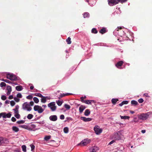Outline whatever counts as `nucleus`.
Masks as SVG:
<instances>
[{"mask_svg":"<svg viewBox=\"0 0 152 152\" xmlns=\"http://www.w3.org/2000/svg\"><path fill=\"white\" fill-rule=\"evenodd\" d=\"M149 113H143L138 115V118L142 120H145L147 119L149 115Z\"/></svg>","mask_w":152,"mask_h":152,"instance_id":"1","label":"nucleus"},{"mask_svg":"<svg viewBox=\"0 0 152 152\" xmlns=\"http://www.w3.org/2000/svg\"><path fill=\"white\" fill-rule=\"evenodd\" d=\"M22 108L25 110L30 111L32 109V108L30 107V105L27 102H24L23 104Z\"/></svg>","mask_w":152,"mask_h":152,"instance_id":"2","label":"nucleus"},{"mask_svg":"<svg viewBox=\"0 0 152 152\" xmlns=\"http://www.w3.org/2000/svg\"><path fill=\"white\" fill-rule=\"evenodd\" d=\"M95 132L97 135H99L102 132V129L100 128L99 127L97 126H95L94 128Z\"/></svg>","mask_w":152,"mask_h":152,"instance_id":"3","label":"nucleus"},{"mask_svg":"<svg viewBox=\"0 0 152 152\" xmlns=\"http://www.w3.org/2000/svg\"><path fill=\"white\" fill-rule=\"evenodd\" d=\"M34 109L35 111H37L38 113H42L44 111V110L39 105H35L34 107Z\"/></svg>","mask_w":152,"mask_h":152,"instance_id":"4","label":"nucleus"},{"mask_svg":"<svg viewBox=\"0 0 152 152\" xmlns=\"http://www.w3.org/2000/svg\"><path fill=\"white\" fill-rule=\"evenodd\" d=\"M121 134H118L117 133H115L113 135V138L115 140H118L121 139Z\"/></svg>","mask_w":152,"mask_h":152,"instance_id":"5","label":"nucleus"},{"mask_svg":"<svg viewBox=\"0 0 152 152\" xmlns=\"http://www.w3.org/2000/svg\"><path fill=\"white\" fill-rule=\"evenodd\" d=\"M55 102H52L48 104V106L50 107L52 111H55L56 109V107L55 106Z\"/></svg>","mask_w":152,"mask_h":152,"instance_id":"6","label":"nucleus"},{"mask_svg":"<svg viewBox=\"0 0 152 152\" xmlns=\"http://www.w3.org/2000/svg\"><path fill=\"white\" fill-rule=\"evenodd\" d=\"M108 4L111 6L118 4L117 0H108Z\"/></svg>","mask_w":152,"mask_h":152,"instance_id":"7","label":"nucleus"},{"mask_svg":"<svg viewBox=\"0 0 152 152\" xmlns=\"http://www.w3.org/2000/svg\"><path fill=\"white\" fill-rule=\"evenodd\" d=\"M7 77L8 79L11 80H17L16 76L13 74H8L7 75Z\"/></svg>","mask_w":152,"mask_h":152,"instance_id":"8","label":"nucleus"},{"mask_svg":"<svg viewBox=\"0 0 152 152\" xmlns=\"http://www.w3.org/2000/svg\"><path fill=\"white\" fill-rule=\"evenodd\" d=\"M90 142V140L87 139H86L82 141L80 144H78V145L79 144H82L83 145H85L88 144Z\"/></svg>","mask_w":152,"mask_h":152,"instance_id":"9","label":"nucleus"},{"mask_svg":"<svg viewBox=\"0 0 152 152\" xmlns=\"http://www.w3.org/2000/svg\"><path fill=\"white\" fill-rule=\"evenodd\" d=\"M49 119L50 120L55 121L57 119V117L56 115H52L49 117Z\"/></svg>","mask_w":152,"mask_h":152,"instance_id":"10","label":"nucleus"},{"mask_svg":"<svg viewBox=\"0 0 152 152\" xmlns=\"http://www.w3.org/2000/svg\"><path fill=\"white\" fill-rule=\"evenodd\" d=\"M99 149V148L96 146L92 147L91 148L90 150L91 152H96Z\"/></svg>","mask_w":152,"mask_h":152,"instance_id":"11","label":"nucleus"},{"mask_svg":"<svg viewBox=\"0 0 152 152\" xmlns=\"http://www.w3.org/2000/svg\"><path fill=\"white\" fill-rule=\"evenodd\" d=\"M80 118L81 120H83L85 122L90 121L92 120V119L91 118H86V117H81Z\"/></svg>","mask_w":152,"mask_h":152,"instance_id":"12","label":"nucleus"},{"mask_svg":"<svg viewBox=\"0 0 152 152\" xmlns=\"http://www.w3.org/2000/svg\"><path fill=\"white\" fill-rule=\"evenodd\" d=\"M86 108V107L85 106L83 105H80L79 108V112L80 113H82L83 112V110L85 109Z\"/></svg>","mask_w":152,"mask_h":152,"instance_id":"13","label":"nucleus"},{"mask_svg":"<svg viewBox=\"0 0 152 152\" xmlns=\"http://www.w3.org/2000/svg\"><path fill=\"white\" fill-rule=\"evenodd\" d=\"M7 95H8L10 94L11 91H12V88L11 87L9 86H7Z\"/></svg>","mask_w":152,"mask_h":152,"instance_id":"14","label":"nucleus"},{"mask_svg":"<svg viewBox=\"0 0 152 152\" xmlns=\"http://www.w3.org/2000/svg\"><path fill=\"white\" fill-rule=\"evenodd\" d=\"M123 61H121L118 62L116 64V66L118 68H119V67L121 66L123 64Z\"/></svg>","mask_w":152,"mask_h":152,"instance_id":"15","label":"nucleus"},{"mask_svg":"<svg viewBox=\"0 0 152 152\" xmlns=\"http://www.w3.org/2000/svg\"><path fill=\"white\" fill-rule=\"evenodd\" d=\"M95 101L94 100H86L85 103L87 104H91L92 103H94Z\"/></svg>","mask_w":152,"mask_h":152,"instance_id":"16","label":"nucleus"},{"mask_svg":"<svg viewBox=\"0 0 152 152\" xmlns=\"http://www.w3.org/2000/svg\"><path fill=\"white\" fill-rule=\"evenodd\" d=\"M72 94L69 93H66V94H64V93L60 95V97L59 98H62V97H64L65 96H68V95H72Z\"/></svg>","mask_w":152,"mask_h":152,"instance_id":"17","label":"nucleus"},{"mask_svg":"<svg viewBox=\"0 0 152 152\" xmlns=\"http://www.w3.org/2000/svg\"><path fill=\"white\" fill-rule=\"evenodd\" d=\"M90 113V111L89 109H86L85 110L84 115H85L88 116Z\"/></svg>","mask_w":152,"mask_h":152,"instance_id":"18","label":"nucleus"},{"mask_svg":"<svg viewBox=\"0 0 152 152\" xmlns=\"http://www.w3.org/2000/svg\"><path fill=\"white\" fill-rule=\"evenodd\" d=\"M12 130L15 132H17L19 131V129L15 126H13L12 128Z\"/></svg>","mask_w":152,"mask_h":152,"instance_id":"19","label":"nucleus"},{"mask_svg":"<svg viewBox=\"0 0 152 152\" xmlns=\"http://www.w3.org/2000/svg\"><path fill=\"white\" fill-rule=\"evenodd\" d=\"M83 17L84 18H89L90 16L89 14L87 12H86L84 13L83 14Z\"/></svg>","mask_w":152,"mask_h":152,"instance_id":"20","label":"nucleus"},{"mask_svg":"<svg viewBox=\"0 0 152 152\" xmlns=\"http://www.w3.org/2000/svg\"><path fill=\"white\" fill-rule=\"evenodd\" d=\"M19 108V106L18 105H17L16 106L15 108L13 109V110L14 111L15 113H18V109Z\"/></svg>","mask_w":152,"mask_h":152,"instance_id":"21","label":"nucleus"},{"mask_svg":"<svg viewBox=\"0 0 152 152\" xmlns=\"http://www.w3.org/2000/svg\"><path fill=\"white\" fill-rule=\"evenodd\" d=\"M106 32L105 28H103L99 31V32L102 34H103Z\"/></svg>","mask_w":152,"mask_h":152,"instance_id":"22","label":"nucleus"},{"mask_svg":"<svg viewBox=\"0 0 152 152\" xmlns=\"http://www.w3.org/2000/svg\"><path fill=\"white\" fill-rule=\"evenodd\" d=\"M131 103L132 105H134L135 106L137 105L138 104L137 102L135 100H132L131 101Z\"/></svg>","mask_w":152,"mask_h":152,"instance_id":"23","label":"nucleus"},{"mask_svg":"<svg viewBox=\"0 0 152 152\" xmlns=\"http://www.w3.org/2000/svg\"><path fill=\"white\" fill-rule=\"evenodd\" d=\"M42 98L41 99V102L42 103H45L46 101V97L43 96V97H41Z\"/></svg>","mask_w":152,"mask_h":152,"instance_id":"24","label":"nucleus"},{"mask_svg":"<svg viewBox=\"0 0 152 152\" xmlns=\"http://www.w3.org/2000/svg\"><path fill=\"white\" fill-rule=\"evenodd\" d=\"M16 89L18 91H20L22 90V88L21 86H18L16 87Z\"/></svg>","mask_w":152,"mask_h":152,"instance_id":"25","label":"nucleus"},{"mask_svg":"<svg viewBox=\"0 0 152 152\" xmlns=\"http://www.w3.org/2000/svg\"><path fill=\"white\" fill-rule=\"evenodd\" d=\"M5 114V112H2L0 113V118L1 117H3V118H6Z\"/></svg>","mask_w":152,"mask_h":152,"instance_id":"26","label":"nucleus"},{"mask_svg":"<svg viewBox=\"0 0 152 152\" xmlns=\"http://www.w3.org/2000/svg\"><path fill=\"white\" fill-rule=\"evenodd\" d=\"M121 118V119H129L130 118V117L127 116H122L121 115L120 116Z\"/></svg>","mask_w":152,"mask_h":152,"instance_id":"27","label":"nucleus"},{"mask_svg":"<svg viewBox=\"0 0 152 152\" xmlns=\"http://www.w3.org/2000/svg\"><path fill=\"white\" fill-rule=\"evenodd\" d=\"M66 41L68 44H70L71 43V38L70 37H68L67 39H66Z\"/></svg>","mask_w":152,"mask_h":152,"instance_id":"28","label":"nucleus"},{"mask_svg":"<svg viewBox=\"0 0 152 152\" xmlns=\"http://www.w3.org/2000/svg\"><path fill=\"white\" fill-rule=\"evenodd\" d=\"M21 128H24L26 129H28V126L26 125H21L19 126Z\"/></svg>","mask_w":152,"mask_h":152,"instance_id":"29","label":"nucleus"},{"mask_svg":"<svg viewBox=\"0 0 152 152\" xmlns=\"http://www.w3.org/2000/svg\"><path fill=\"white\" fill-rule=\"evenodd\" d=\"M11 115L12 114L11 113H5V116L6 117V118H10L11 117Z\"/></svg>","mask_w":152,"mask_h":152,"instance_id":"30","label":"nucleus"},{"mask_svg":"<svg viewBox=\"0 0 152 152\" xmlns=\"http://www.w3.org/2000/svg\"><path fill=\"white\" fill-rule=\"evenodd\" d=\"M33 117V115L32 114H29L27 116V118L28 119H32Z\"/></svg>","mask_w":152,"mask_h":152,"instance_id":"31","label":"nucleus"},{"mask_svg":"<svg viewBox=\"0 0 152 152\" xmlns=\"http://www.w3.org/2000/svg\"><path fill=\"white\" fill-rule=\"evenodd\" d=\"M33 100L34 102L36 103H37L39 102V100L38 98L36 97H34L33 98Z\"/></svg>","mask_w":152,"mask_h":152,"instance_id":"32","label":"nucleus"},{"mask_svg":"<svg viewBox=\"0 0 152 152\" xmlns=\"http://www.w3.org/2000/svg\"><path fill=\"white\" fill-rule=\"evenodd\" d=\"M51 136L49 135V136H47L45 137H44V139L46 141H48L51 138Z\"/></svg>","mask_w":152,"mask_h":152,"instance_id":"33","label":"nucleus"},{"mask_svg":"<svg viewBox=\"0 0 152 152\" xmlns=\"http://www.w3.org/2000/svg\"><path fill=\"white\" fill-rule=\"evenodd\" d=\"M91 32L94 34H96L98 32V31L95 28H93L91 30Z\"/></svg>","mask_w":152,"mask_h":152,"instance_id":"34","label":"nucleus"},{"mask_svg":"<svg viewBox=\"0 0 152 152\" xmlns=\"http://www.w3.org/2000/svg\"><path fill=\"white\" fill-rule=\"evenodd\" d=\"M64 132L65 133H67L69 132V129L68 127H65L64 129Z\"/></svg>","mask_w":152,"mask_h":152,"instance_id":"35","label":"nucleus"},{"mask_svg":"<svg viewBox=\"0 0 152 152\" xmlns=\"http://www.w3.org/2000/svg\"><path fill=\"white\" fill-rule=\"evenodd\" d=\"M26 146L25 145H23L22 146V150L24 152H26Z\"/></svg>","mask_w":152,"mask_h":152,"instance_id":"36","label":"nucleus"},{"mask_svg":"<svg viewBox=\"0 0 152 152\" xmlns=\"http://www.w3.org/2000/svg\"><path fill=\"white\" fill-rule=\"evenodd\" d=\"M118 101V99H113L111 100L112 103L114 104H115Z\"/></svg>","mask_w":152,"mask_h":152,"instance_id":"37","label":"nucleus"},{"mask_svg":"<svg viewBox=\"0 0 152 152\" xmlns=\"http://www.w3.org/2000/svg\"><path fill=\"white\" fill-rule=\"evenodd\" d=\"M64 107L65 108L68 110L70 109V106L67 104H65L64 105Z\"/></svg>","mask_w":152,"mask_h":152,"instance_id":"38","label":"nucleus"},{"mask_svg":"<svg viewBox=\"0 0 152 152\" xmlns=\"http://www.w3.org/2000/svg\"><path fill=\"white\" fill-rule=\"evenodd\" d=\"M30 146L31 148V151H33L35 148V146L33 144L30 145Z\"/></svg>","mask_w":152,"mask_h":152,"instance_id":"39","label":"nucleus"},{"mask_svg":"<svg viewBox=\"0 0 152 152\" xmlns=\"http://www.w3.org/2000/svg\"><path fill=\"white\" fill-rule=\"evenodd\" d=\"M35 96L41 97H43V96L40 93H35L34 94Z\"/></svg>","mask_w":152,"mask_h":152,"instance_id":"40","label":"nucleus"},{"mask_svg":"<svg viewBox=\"0 0 152 152\" xmlns=\"http://www.w3.org/2000/svg\"><path fill=\"white\" fill-rule=\"evenodd\" d=\"M127 0H117L118 4L119 2L122 4L123 3L126 2Z\"/></svg>","mask_w":152,"mask_h":152,"instance_id":"41","label":"nucleus"},{"mask_svg":"<svg viewBox=\"0 0 152 152\" xmlns=\"http://www.w3.org/2000/svg\"><path fill=\"white\" fill-rule=\"evenodd\" d=\"M56 103L59 106H61L62 103V101L58 100V101H56Z\"/></svg>","mask_w":152,"mask_h":152,"instance_id":"42","label":"nucleus"},{"mask_svg":"<svg viewBox=\"0 0 152 152\" xmlns=\"http://www.w3.org/2000/svg\"><path fill=\"white\" fill-rule=\"evenodd\" d=\"M25 121L22 120L17 121V123L18 124H22L24 123H25Z\"/></svg>","mask_w":152,"mask_h":152,"instance_id":"43","label":"nucleus"},{"mask_svg":"<svg viewBox=\"0 0 152 152\" xmlns=\"http://www.w3.org/2000/svg\"><path fill=\"white\" fill-rule=\"evenodd\" d=\"M6 86V83L4 82H2L0 84V86L1 87H4V86Z\"/></svg>","mask_w":152,"mask_h":152,"instance_id":"44","label":"nucleus"},{"mask_svg":"<svg viewBox=\"0 0 152 152\" xmlns=\"http://www.w3.org/2000/svg\"><path fill=\"white\" fill-rule=\"evenodd\" d=\"M15 116L17 118L19 119L20 117V115L18 113H15Z\"/></svg>","mask_w":152,"mask_h":152,"instance_id":"45","label":"nucleus"},{"mask_svg":"<svg viewBox=\"0 0 152 152\" xmlns=\"http://www.w3.org/2000/svg\"><path fill=\"white\" fill-rule=\"evenodd\" d=\"M26 98L28 99H32L33 98V96L31 95H29L26 97Z\"/></svg>","mask_w":152,"mask_h":152,"instance_id":"46","label":"nucleus"},{"mask_svg":"<svg viewBox=\"0 0 152 152\" xmlns=\"http://www.w3.org/2000/svg\"><path fill=\"white\" fill-rule=\"evenodd\" d=\"M2 80L3 81H4L7 83H11L10 81L8 80H7V79H3Z\"/></svg>","mask_w":152,"mask_h":152,"instance_id":"47","label":"nucleus"},{"mask_svg":"<svg viewBox=\"0 0 152 152\" xmlns=\"http://www.w3.org/2000/svg\"><path fill=\"white\" fill-rule=\"evenodd\" d=\"M1 99L3 100H5L7 99V97L4 95H2L1 96Z\"/></svg>","mask_w":152,"mask_h":152,"instance_id":"48","label":"nucleus"},{"mask_svg":"<svg viewBox=\"0 0 152 152\" xmlns=\"http://www.w3.org/2000/svg\"><path fill=\"white\" fill-rule=\"evenodd\" d=\"M10 104L12 106H13L15 104V103L13 101H12L10 102Z\"/></svg>","mask_w":152,"mask_h":152,"instance_id":"49","label":"nucleus"},{"mask_svg":"<svg viewBox=\"0 0 152 152\" xmlns=\"http://www.w3.org/2000/svg\"><path fill=\"white\" fill-rule=\"evenodd\" d=\"M17 97L19 98H21L22 97V95L20 93H18V94H17Z\"/></svg>","mask_w":152,"mask_h":152,"instance_id":"50","label":"nucleus"},{"mask_svg":"<svg viewBox=\"0 0 152 152\" xmlns=\"http://www.w3.org/2000/svg\"><path fill=\"white\" fill-rule=\"evenodd\" d=\"M138 101L139 102V103H141L143 102L144 100L142 99L141 98L138 99Z\"/></svg>","mask_w":152,"mask_h":152,"instance_id":"51","label":"nucleus"},{"mask_svg":"<svg viewBox=\"0 0 152 152\" xmlns=\"http://www.w3.org/2000/svg\"><path fill=\"white\" fill-rule=\"evenodd\" d=\"M83 97H80L81 101L83 103H85L86 100H84Z\"/></svg>","mask_w":152,"mask_h":152,"instance_id":"52","label":"nucleus"},{"mask_svg":"<svg viewBox=\"0 0 152 152\" xmlns=\"http://www.w3.org/2000/svg\"><path fill=\"white\" fill-rule=\"evenodd\" d=\"M3 142V138L2 137H0V144H1Z\"/></svg>","mask_w":152,"mask_h":152,"instance_id":"53","label":"nucleus"},{"mask_svg":"<svg viewBox=\"0 0 152 152\" xmlns=\"http://www.w3.org/2000/svg\"><path fill=\"white\" fill-rule=\"evenodd\" d=\"M14 99L15 101L17 102H19L20 99H18L17 97H15L14 98Z\"/></svg>","mask_w":152,"mask_h":152,"instance_id":"54","label":"nucleus"},{"mask_svg":"<svg viewBox=\"0 0 152 152\" xmlns=\"http://www.w3.org/2000/svg\"><path fill=\"white\" fill-rule=\"evenodd\" d=\"M60 119L63 120L64 119V116L63 115H61L60 116Z\"/></svg>","mask_w":152,"mask_h":152,"instance_id":"55","label":"nucleus"},{"mask_svg":"<svg viewBox=\"0 0 152 152\" xmlns=\"http://www.w3.org/2000/svg\"><path fill=\"white\" fill-rule=\"evenodd\" d=\"M123 104H127L128 103V101H124L122 102Z\"/></svg>","mask_w":152,"mask_h":152,"instance_id":"56","label":"nucleus"},{"mask_svg":"<svg viewBox=\"0 0 152 152\" xmlns=\"http://www.w3.org/2000/svg\"><path fill=\"white\" fill-rule=\"evenodd\" d=\"M16 120V119L14 117H12L11 118V120L13 122L15 121Z\"/></svg>","mask_w":152,"mask_h":152,"instance_id":"57","label":"nucleus"},{"mask_svg":"<svg viewBox=\"0 0 152 152\" xmlns=\"http://www.w3.org/2000/svg\"><path fill=\"white\" fill-rule=\"evenodd\" d=\"M31 127L32 128H35L36 127V125L34 124H32L31 125Z\"/></svg>","mask_w":152,"mask_h":152,"instance_id":"58","label":"nucleus"},{"mask_svg":"<svg viewBox=\"0 0 152 152\" xmlns=\"http://www.w3.org/2000/svg\"><path fill=\"white\" fill-rule=\"evenodd\" d=\"M29 104L30 106H32L34 104V102L33 101H31L30 102Z\"/></svg>","mask_w":152,"mask_h":152,"instance_id":"59","label":"nucleus"},{"mask_svg":"<svg viewBox=\"0 0 152 152\" xmlns=\"http://www.w3.org/2000/svg\"><path fill=\"white\" fill-rule=\"evenodd\" d=\"M115 142V141L114 140H113L110 142V143H109V145H110L114 142Z\"/></svg>","mask_w":152,"mask_h":152,"instance_id":"60","label":"nucleus"},{"mask_svg":"<svg viewBox=\"0 0 152 152\" xmlns=\"http://www.w3.org/2000/svg\"><path fill=\"white\" fill-rule=\"evenodd\" d=\"M143 96H145L146 97H149L148 95V93H145L143 95Z\"/></svg>","mask_w":152,"mask_h":152,"instance_id":"61","label":"nucleus"},{"mask_svg":"<svg viewBox=\"0 0 152 152\" xmlns=\"http://www.w3.org/2000/svg\"><path fill=\"white\" fill-rule=\"evenodd\" d=\"M13 98V97L12 96L10 95L9 96V99H12Z\"/></svg>","mask_w":152,"mask_h":152,"instance_id":"62","label":"nucleus"},{"mask_svg":"<svg viewBox=\"0 0 152 152\" xmlns=\"http://www.w3.org/2000/svg\"><path fill=\"white\" fill-rule=\"evenodd\" d=\"M122 28L121 27H118L116 29L117 30V31H118L119 30V29H121Z\"/></svg>","mask_w":152,"mask_h":152,"instance_id":"63","label":"nucleus"},{"mask_svg":"<svg viewBox=\"0 0 152 152\" xmlns=\"http://www.w3.org/2000/svg\"><path fill=\"white\" fill-rule=\"evenodd\" d=\"M9 101L8 100H6V101H5V103L6 104H9Z\"/></svg>","mask_w":152,"mask_h":152,"instance_id":"64","label":"nucleus"}]
</instances>
